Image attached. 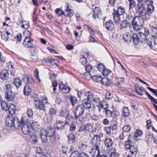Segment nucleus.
I'll return each mask as SVG.
<instances>
[{
	"mask_svg": "<svg viewBox=\"0 0 157 157\" xmlns=\"http://www.w3.org/2000/svg\"><path fill=\"white\" fill-rule=\"evenodd\" d=\"M87 95H88V98L91 100L93 105L98 107V110L100 111L101 109L103 108L104 105L105 104L104 100L101 101L100 98L98 96L90 91L88 92L85 94L86 96Z\"/></svg>",
	"mask_w": 157,
	"mask_h": 157,
	"instance_id": "f257e3e1",
	"label": "nucleus"
},
{
	"mask_svg": "<svg viewBox=\"0 0 157 157\" xmlns=\"http://www.w3.org/2000/svg\"><path fill=\"white\" fill-rule=\"evenodd\" d=\"M100 139L98 135H95L92 140V143L94 147H93L90 152L93 156L97 157H108L105 155H103L100 156V151L99 149V146L100 144Z\"/></svg>",
	"mask_w": 157,
	"mask_h": 157,
	"instance_id": "f03ea898",
	"label": "nucleus"
},
{
	"mask_svg": "<svg viewBox=\"0 0 157 157\" xmlns=\"http://www.w3.org/2000/svg\"><path fill=\"white\" fill-rule=\"evenodd\" d=\"M33 40L31 38L30 36H26L25 38L23 44L27 48H31L30 49L31 53L32 59L33 60H36L38 58L36 55V51H35V48L33 47Z\"/></svg>",
	"mask_w": 157,
	"mask_h": 157,
	"instance_id": "7ed1b4c3",
	"label": "nucleus"
},
{
	"mask_svg": "<svg viewBox=\"0 0 157 157\" xmlns=\"http://www.w3.org/2000/svg\"><path fill=\"white\" fill-rule=\"evenodd\" d=\"M22 123V118L19 121L17 117L12 115H11V116L8 115L6 119V124L10 127H16V125L17 127H18V126L21 125V124Z\"/></svg>",
	"mask_w": 157,
	"mask_h": 157,
	"instance_id": "20e7f679",
	"label": "nucleus"
},
{
	"mask_svg": "<svg viewBox=\"0 0 157 157\" xmlns=\"http://www.w3.org/2000/svg\"><path fill=\"white\" fill-rule=\"evenodd\" d=\"M144 21L140 16L135 17L132 21L133 29L136 31H139L143 26Z\"/></svg>",
	"mask_w": 157,
	"mask_h": 157,
	"instance_id": "39448f33",
	"label": "nucleus"
},
{
	"mask_svg": "<svg viewBox=\"0 0 157 157\" xmlns=\"http://www.w3.org/2000/svg\"><path fill=\"white\" fill-rule=\"evenodd\" d=\"M13 85L12 83L7 84L6 86L5 97L8 101H12L14 98V94L12 90Z\"/></svg>",
	"mask_w": 157,
	"mask_h": 157,
	"instance_id": "423d86ee",
	"label": "nucleus"
},
{
	"mask_svg": "<svg viewBox=\"0 0 157 157\" xmlns=\"http://www.w3.org/2000/svg\"><path fill=\"white\" fill-rule=\"evenodd\" d=\"M22 123L21 124V125L18 126L22 130L23 133L25 134H28L31 131L32 128L30 123L28 121H25L24 119L22 118Z\"/></svg>",
	"mask_w": 157,
	"mask_h": 157,
	"instance_id": "0eeeda50",
	"label": "nucleus"
},
{
	"mask_svg": "<svg viewBox=\"0 0 157 157\" xmlns=\"http://www.w3.org/2000/svg\"><path fill=\"white\" fill-rule=\"evenodd\" d=\"M88 96V95H87ZM82 105H79V108H80L81 111H82L80 115H82L84 112V109H90L91 107L90 104V99L87 98L83 100L82 101Z\"/></svg>",
	"mask_w": 157,
	"mask_h": 157,
	"instance_id": "6e6552de",
	"label": "nucleus"
},
{
	"mask_svg": "<svg viewBox=\"0 0 157 157\" xmlns=\"http://www.w3.org/2000/svg\"><path fill=\"white\" fill-rule=\"evenodd\" d=\"M138 36L140 37V41L143 44L147 43L151 48H152V42L151 40L147 39L146 36L143 33L139 32L138 33Z\"/></svg>",
	"mask_w": 157,
	"mask_h": 157,
	"instance_id": "1a4fd4ad",
	"label": "nucleus"
},
{
	"mask_svg": "<svg viewBox=\"0 0 157 157\" xmlns=\"http://www.w3.org/2000/svg\"><path fill=\"white\" fill-rule=\"evenodd\" d=\"M144 3H138L137 7L138 8L137 12L140 15L144 16L146 14V10L144 6Z\"/></svg>",
	"mask_w": 157,
	"mask_h": 157,
	"instance_id": "9d476101",
	"label": "nucleus"
},
{
	"mask_svg": "<svg viewBox=\"0 0 157 157\" xmlns=\"http://www.w3.org/2000/svg\"><path fill=\"white\" fill-rule=\"evenodd\" d=\"M34 105L36 108L45 111V105L42 101L39 100H36L34 102Z\"/></svg>",
	"mask_w": 157,
	"mask_h": 157,
	"instance_id": "9b49d317",
	"label": "nucleus"
},
{
	"mask_svg": "<svg viewBox=\"0 0 157 157\" xmlns=\"http://www.w3.org/2000/svg\"><path fill=\"white\" fill-rule=\"evenodd\" d=\"M10 36H11L10 33L8 32L6 30H4L1 32V36L2 40L7 41L9 40Z\"/></svg>",
	"mask_w": 157,
	"mask_h": 157,
	"instance_id": "f8f14e48",
	"label": "nucleus"
},
{
	"mask_svg": "<svg viewBox=\"0 0 157 157\" xmlns=\"http://www.w3.org/2000/svg\"><path fill=\"white\" fill-rule=\"evenodd\" d=\"M59 87L65 93L69 92L71 90V88L69 86L64 85L63 82H59Z\"/></svg>",
	"mask_w": 157,
	"mask_h": 157,
	"instance_id": "ddd939ff",
	"label": "nucleus"
},
{
	"mask_svg": "<svg viewBox=\"0 0 157 157\" xmlns=\"http://www.w3.org/2000/svg\"><path fill=\"white\" fill-rule=\"evenodd\" d=\"M105 25L106 29L109 31H113L115 27L114 24L111 20H109L107 21Z\"/></svg>",
	"mask_w": 157,
	"mask_h": 157,
	"instance_id": "4468645a",
	"label": "nucleus"
},
{
	"mask_svg": "<svg viewBox=\"0 0 157 157\" xmlns=\"http://www.w3.org/2000/svg\"><path fill=\"white\" fill-rule=\"evenodd\" d=\"M46 130V134L49 137H53L55 135V129L51 127L48 128Z\"/></svg>",
	"mask_w": 157,
	"mask_h": 157,
	"instance_id": "2eb2a0df",
	"label": "nucleus"
},
{
	"mask_svg": "<svg viewBox=\"0 0 157 157\" xmlns=\"http://www.w3.org/2000/svg\"><path fill=\"white\" fill-rule=\"evenodd\" d=\"M89 55V53L86 52L84 54H82L81 56L82 57L80 58V63L82 65H85L87 62L86 57Z\"/></svg>",
	"mask_w": 157,
	"mask_h": 157,
	"instance_id": "dca6fc26",
	"label": "nucleus"
},
{
	"mask_svg": "<svg viewBox=\"0 0 157 157\" xmlns=\"http://www.w3.org/2000/svg\"><path fill=\"white\" fill-rule=\"evenodd\" d=\"M9 75L8 71L5 69L3 70L0 74L1 78L4 80L8 78Z\"/></svg>",
	"mask_w": 157,
	"mask_h": 157,
	"instance_id": "f3484780",
	"label": "nucleus"
},
{
	"mask_svg": "<svg viewBox=\"0 0 157 157\" xmlns=\"http://www.w3.org/2000/svg\"><path fill=\"white\" fill-rule=\"evenodd\" d=\"M101 9L98 7H95L94 11V18H99L101 16Z\"/></svg>",
	"mask_w": 157,
	"mask_h": 157,
	"instance_id": "a211bd4d",
	"label": "nucleus"
},
{
	"mask_svg": "<svg viewBox=\"0 0 157 157\" xmlns=\"http://www.w3.org/2000/svg\"><path fill=\"white\" fill-rule=\"evenodd\" d=\"M40 137L42 141L44 142H46L48 140V136L46 134V130L44 129H42L40 133Z\"/></svg>",
	"mask_w": 157,
	"mask_h": 157,
	"instance_id": "6ab92c4d",
	"label": "nucleus"
},
{
	"mask_svg": "<svg viewBox=\"0 0 157 157\" xmlns=\"http://www.w3.org/2000/svg\"><path fill=\"white\" fill-rule=\"evenodd\" d=\"M8 110L9 112L11 115L14 114L16 111V108L15 105L12 104H10L8 107Z\"/></svg>",
	"mask_w": 157,
	"mask_h": 157,
	"instance_id": "aec40b11",
	"label": "nucleus"
},
{
	"mask_svg": "<svg viewBox=\"0 0 157 157\" xmlns=\"http://www.w3.org/2000/svg\"><path fill=\"white\" fill-rule=\"evenodd\" d=\"M151 30V31L152 35L157 34V25L155 23H152L150 25Z\"/></svg>",
	"mask_w": 157,
	"mask_h": 157,
	"instance_id": "412c9836",
	"label": "nucleus"
},
{
	"mask_svg": "<svg viewBox=\"0 0 157 157\" xmlns=\"http://www.w3.org/2000/svg\"><path fill=\"white\" fill-rule=\"evenodd\" d=\"M103 108L104 110H105V112L106 113V115L107 117H110L112 115V112L110 110L107 109L108 107V105L107 104H105Z\"/></svg>",
	"mask_w": 157,
	"mask_h": 157,
	"instance_id": "4be33fe9",
	"label": "nucleus"
},
{
	"mask_svg": "<svg viewBox=\"0 0 157 157\" xmlns=\"http://www.w3.org/2000/svg\"><path fill=\"white\" fill-rule=\"evenodd\" d=\"M86 130L89 132H91L92 133L96 132V129L95 128H93V126L90 123L86 124Z\"/></svg>",
	"mask_w": 157,
	"mask_h": 157,
	"instance_id": "5701e85b",
	"label": "nucleus"
},
{
	"mask_svg": "<svg viewBox=\"0 0 157 157\" xmlns=\"http://www.w3.org/2000/svg\"><path fill=\"white\" fill-rule=\"evenodd\" d=\"M67 9L65 10V11L66 12H67V14L66 15L69 17H71L74 14V13L73 10L70 8V6L69 5V4L68 3H67Z\"/></svg>",
	"mask_w": 157,
	"mask_h": 157,
	"instance_id": "b1692460",
	"label": "nucleus"
},
{
	"mask_svg": "<svg viewBox=\"0 0 157 157\" xmlns=\"http://www.w3.org/2000/svg\"><path fill=\"white\" fill-rule=\"evenodd\" d=\"M122 114L124 117H127L130 113L129 110L127 107H124L122 109Z\"/></svg>",
	"mask_w": 157,
	"mask_h": 157,
	"instance_id": "393cba45",
	"label": "nucleus"
},
{
	"mask_svg": "<svg viewBox=\"0 0 157 157\" xmlns=\"http://www.w3.org/2000/svg\"><path fill=\"white\" fill-rule=\"evenodd\" d=\"M66 124L65 123L61 121H58L56 122V128L58 129H63Z\"/></svg>",
	"mask_w": 157,
	"mask_h": 157,
	"instance_id": "a878e982",
	"label": "nucleus"
},
{
	"mask_svg": "<svg viewBox=\"0 0 157 157\" xmlns=\"http://www.w3.org/2000/svg\"><path fill=\"white\" fill-rule=\"evenodd\" d=\"M138 33H134L133 35L132 38L133 42L136 44H138L140 41V37L138 36Z\"/></svg>",
	"mask_w": 157,
	"mask_h": 157,
	"instance_id": "bb28decb",
	"label": "nucleus"
},
{
	"mask_svg": "<svg viewBox=\"0 0 157 157\" xmlns=\"http://www.w3.org/2000/svg\"><path fill=\"white\" fill-rule=\"evenodd\" d=\"M114 14H117L119 15H123L125 12L124 10V8L121 7H118L117 11L114 10Z\"/></svg>",
	"mask_w": 157,
	"mask_h": 157,
	"instance_id": "cd10ccee",
	"label": "nucleus"
},
{
	"mask_svg": "<svg viewBox=\"0 0 157 157\" xmlns=\"http://www.w3.org/2000/svg\"><path fill=\"white\" fill-rule=\"evenodd\" d=\"M32 90L29 86L25 85L24 88V94L25 95H28L31 94Z\"/></svg>",
	"mask_w": 157,
	"mask_h": 157,
	"instance_id": "c85d7f7f",
	"label": "nucleus"
},
{
	"mask_svg": "<svg viewBox=\"0 0 157 157\" xmlns=\"http://www.w3.org/2000/svg\"><path fill=\"white\" fill-rule=\"evenodd\" d=\"M13 83L17 88H18L22 85V81L19 78H15L14 80Z\"/></svg>",
	"mask_w": 157,
	"mask_h": 157,
	"instance_id": "c756f323",
	"label": "nucleus"
},
{
	"mask_svg": "<svg viewBox=\"0 0 157 157\" xmlns=\"http://www.w3.org/2000/svg\"><path fill=\"white\" fill-rule=\"evenodd\" d=\"M131 35L130 33H125L123 36V39L126 42H130L131 40Z\"/></svg>",
	"mask_w": 157,
	"mask_h": 157,
	"instance_id": "7c9ffc66",
	"label": "nucleus"
},
{
	"mask_svg": "<svg viewBox=\"0 0 157 157\" xmlns=\"http://www.w3.org/2000/svg\"><path fill=\"white\" fill-rule=\"evenodd\" d=\"M113 143L112 140L109 138L106 139L105 141V145L108 147H110L112 145Z\"/></svg>",
	"mask_w": 157,
	"mask_h": 157,
	"instance_id": "2f4dec72",
	"label": "nucleus"
},
{
	"mask_svg": "<svg viewBox=\"0 0 157 157\" xmlns=\"http://www.w3.org/2000/svg\"><path fill=\"white\" fill-rule=\"evenodd\" d=\"M1 106L2 107V109L3 110H4L6 111H7L8 109V103L6 101H2L0 103Z\"/></svg>",
	"mask_w": 157,
	"mask_h": 157,
	"instance_id": "473e14b6",
	"label": "nucleus"
},
{
	"mask_svg": "<svg viewBox=\"0 0 157 157\" xmlns=\"http://www.w3.org/2000/svg\"><path fill=\"white\" fill-rule=\"evenodd\" d=\"M124 81V78H116L114 80V82L117 85L120 84Z\"/></svg>",
	"mask_w": 157,
	"mask_h": 157,
	"instance_id": "72a5a7b5",
	"label": "nucleus"
},
{
	"mask_svg": "<svg viewBox=\"0 0 157 157\" xmlns=\"http://www.w3.org/2000/svg\"><path fill=\"white\" fill-rule=\"evenodd\" d=\"M69 111L66 109L62 110L60 113V116L62 117H66L69 116Z\"/></svg>",
	"mask_w": 157,
	"mask_h": 157,
	"instance_id": "f704fd0d",
	"label": "nucleus"
},
{
	"mask_svg": "<svg viewBox=\"0 0 157 157\" xmlns=\"http://www.w3.org/2000/svg\"><path fill=\"white\" fill-rule=\"evenodd\" d=\"M91 78L96 82H101L102 78L100 75H94L91 76Z\"/></svg>",
	"mask_w": 157,
	"mask_h": 157,
	"instance_id": "c9c22d12",
	"label": "nucleus"
},
{
	"mask_svg": "<svg viewBox=\"0 0 157 157\" xmlns=\"http://www.w3.org/2000/svg\"><path fill=\"white\" fill-rule=\"evenodd\" d=\"M101 82L102 84L104 85L107 86H109L110 84V81L107 78H102V80H101Z\"/></svg>",
	"mask_w": 157,
	"mask_h": 157,
	"instance_id": "e433bc0d",
	"label": "nucleus"
},
{
	"mask_svg": "<svg viewBox=\"0 0 157 157\" xmlns=\"http://www.w3.org/2000/svg\"><path fill=\"white\" fill-rule=\"evenodd\" d=\"M31 128L32 127L33 129L36 130L37 129L40 128L39 123L37 122H33L31 125Z\"/></svg>",
	"mask_w": 157,
	"mask_h": 157,
	"instance_id": "4c0bfd02",
	"label": "nucleus"
},
{
	"mask_svg": "<svg viewBox=\"0 0 157 157\" xmlns=\"http://www.w3.org/2000/svg\"><path fill=\"white\" fill-rule=\"evenodd\" d=\"M135 90L137 94L140 95H142L143 94V92L142 90L137 85L135 86Z\"/></svg>",
	"mask_w": 157,
	"mask_h": 157,
	"instance_id": "58836bf2",
	"label": "nucleus"
},
{
	"mask_svg": "<svg viewBox=\"0 0 157 157\" xmlns=\"http://www.w3.org/2000/svg\"><path fill=\"white\" fill-rule=\"evenodd\" d=\"M129 24V23L126 20L122 21L121 24L120 29H123L126 27Z\"/></svg>",
	"mask_w": 157,
	"mask_h": 157,
	"instance_id": "ea45409f",
	"label": "nucleus"
},
{
	"mask_svg": "<svg viewBox=\"0 0 157 157\" xmlns=\"http://www.w3.org/2000/svg\"><path fill=\"white\" fill-rule=\"evenodd\" d=\"M147 96L150 98L151 102H154L157 105V99L151 96L147 92H145Z\"/></svg>",
	"mask_w": 157,
	"mask_h": 157,
	"instance_id": "a19ab883",
	"label": "nucleus"
},
{
	"mask_svg": "<svg viewBox=\"0 0 157 157\" xmlns=\"http://www.w3.org/2000/svg\"><path fill=\"white\" fill-rule=\"evenodd\" d=\"M66 118L65 120V124H69V123H71L73 121L74 118L72 116H69L67 117Z\"/></svg>",
	"mask_w": 157,
	"mask_h": 157,
	"instance_id": "79ce46f5",
	"label": "nucleus"
},
{
	"mask_svg": "<svg viewBox=\"0 0 157 157\" xmlns=\"http://www.w3.org/2000/svg\"><path fill=\"white\" fill-rule=\"evenodd\" d=\"M55 12L57 16H60L62 14L65 15V13L63 10H61L59 8H57L56 9Z\"/></svg>",
	"mask_w": 157,
	"mask_h": 157,
	"instance_id": "37998d69",
	"label": "nucleus"
},
{
	"mask_svg": "<svg viewBox=\"0 0 157 157\" xmlns=\"http://www.w3.org/2000/svg\"><path fill=\"white\" fill-rule=\"evenodd\" d=\"M131 106L134 109L137 110L138 108L139 104L136 102L132 101L131 102Z\"/></svg>",
	"mask_w": 157,
	"mask_h": 157,
	"instance_id": "c03bdc74",
	"label": "nucleus"
},
{
	"mask_svg": "<svg viewBox=\"0 0 157 157\" xmlns=\"http://www.w3.org/2000/svg\"><path fill=\"white\" fill-rule=\"evenodd\" d=\"M152 3L148 4V12L150 13H152L155 10V8L153 5Z\"/></svg>",
	"mask_w": 157,
	"mask_h": 157,
	"instance_id": "a18cd8bd",
	"label": "nucleus"
},
{
	"mask_svg": "<svg viewBox=\"0 0 157 157\" xmlns=\"http://www.w3.org/2000/svg\"><path fill=\"white\" fill-rule=\"evenodd\" d=\"M22 24L21 27L25 29H27L29 27V24L28 21H22Z\"/></svg>",
	"mask_w": 157,
	"mask_h": 157,
	"instance_id": "49530a36",
	"label": "nucleus"
},
{
	"mask_svg": "<svg viewBox=\"0 0 157 157\" xmlns=\"http://www.w3.org/2000/svg\"><path fill=\"white\" fill-rule=\"evenodd\" d=\"M84 28L85 29H87L89 31L90 33L93 35H94L95 34V32L91 28L87 25H85L84 26Z\"/></svg>",
	"mask_w": 157,
	"mask_h": 157,
	"instance_id": "de8ad7c7",
	"label": "nucleus"
},
{
	"mask_svg": "<svg viewBox=\"0 0 157 157\" xmlns=\"http://www.w3.org/2000/svg\"><path fill=\"white\" fill-rule=\"evenodd\" d=\"M97 67L100 71H102L105 68L104 65L102 63H99Z\"/></svg>",
	"mask_w": 157,
	"mask_h": 157,
	"instance_id": "09e8293b",
	"label": "nucleus"
},
{
	"mask_svg": "<svg viewBox=\"0 0 157 157\" xmlns=\"http://www.w3.org/2000/svg\"><path fill=\"white\" fill-rule=\"evenodd\" d=\"M129 2V8H133L135 7L136 3L134 0H128Z\"/></svg>",
	"mask_w": 157,
	"mask_h": 157,
	"instance_id": "8fccbe9b",
	"label": "nucleus"
},
{
	"mask_svg": "<svg viewBox=\"0 0 157 157\" xmlns=\"http://www.w3.org/2000/svg\"><path fill=\"white\" fill-rule=\"evenodd\" d=\"M113 20L115 22H117L119 21L120 19L119 16L120 15H118L117 14H114V12L113 13Z\"/></svg>",
	"mask_w": 157,
	"mask_h": 157,
	"instance_id": "3c124183",
	"label": "nucleus"
},
{
	"mask_svg": "<svg viewBox=\"0 0 157 157\" xmlns=\"http://www.w3.org/2000/svg\"><path fill=\"white\" fill-rule=\"evenodd\" d=\"M70 99L71 101L72 105L74 106V104L76 102L77 100L76 98L74 96H70Z\"/></svg>",
	"mask_w": 157,
	"mask_h": 157,
	"instance_id": "603ef678",
	"label": "nucleus"
},
{
	"mask_svg": "<svg viewBox=\"0 0 157 157\" xmlns=\"http://www.w3.org/2000/svg\"><path fill=\"white\" fill-rule=\"evenodd\" d=\"M137 150V147L135 146H132L130 149L131 154L133 155L135 152H136Z\"/></svg>",
	"mask_w": 157,
	"mask_h": 157,
	"instance_id": "864d4df0",
	"label": "nucleus"
},
{
	"mask_svg": "<svg viewBox=\"0 0 157 157\" xmlns=\"http://www.w3.org/2000/svg\"><path fill=\"white\" fill-rule=\"evenodd\" d=\"M131 129L130 125H128L124 126L122 128V130L124 132H127L130 131Z\"/></svg>",
	"mask_w": 157,
	"mask_h": 157,
	"instance_id": "5fc2aeb1",
	"label": "nucleus"
},
{
	"mask_svg": "<svg viewBox=\"0 0 157 157\" xmlns=\"http://www.w3.org/2000/svg\"><path fill=\"white\" fill-rule=\"evenodd\" d=\"M111 71L110 70L106 69L105 68L102 71V75L105 76H107L110 74Z\"/></svg>",
	"mask_w": 157,
	"mask_h": 157,
	"instance_id": "6e6d98bb",
	"label": "nucleus"
},
{
	"mask_svg": "<svg viewBox=\"0 0 157 157\" xmlns=\"http://www.w3.org/2000/svg\"><path fill=\"white\" fill-rule=\"evenodd\" d=\"M113 97L112 94L109 92H107L106 93L105 97V99L109 100L112 99Z\"/></svg>",
	"mask_w": 157,
	"mask_h": 157,
	"instance_id": "4d7b16f0",
	"label": "nucleus"
},
{
	"mask_svg": "<svg viewBox=\"0 0 157 157\" xmlns=\"http://www.w3.org/2000/svg\"><path fill=\"white\" fill-rule=\"evenodd\" d=\"M31 140L32 143L35 144L38 142V138L35 135H32L31 136Z\"/></svg>",
	"mask_w": 157,
	"mask_h": 157,
	"instance_id": "13d9d810",
	"label": "nucleus"
},
{
	"mask_svg": "<svg viewBox=\"0 0 157 157\" xmlns=\"http://www.w3.org/2000/svg\"><path fill=\"white\" fill-rule=\"evenodd\" d=\"M104 131L108 135H110L111 133V127H105L104 129Z\"/></svg>",
	"mask_w": 157,
	"mask_h": 157,
	"instance_id": "bf43d9fd",
	"label": "nucleus"
},
{
	"mask_svg": "<svg viewBox=\"0 0 157 157\" xmlns=\"http://www.w3.org/2000/svg\"><path fill=\"white\" fill-rule=\"evenodd\" d=\"M34 74L35 75V77L38 79L39 82H41L40 79L39 75V72L37 69H36L34 71Z\"/></svg>",
	"mask_w": 157,
	"mask_h": 157,
	"instance_id": "052dcab7",
	"label": "nucleus"
},
{
	"mask_svg": "<svg viewBox=\"0 0 157 157\" xmlns=\"http://www.w3.org/2000/svg\"><path fill=\"white\" fill-rule=\"evenodd\" d=\"M138 2L140 3H142L144 2L145 3L147 4L148 2L153 3V0H138Z\"/></svg>",
	"mask_w": 157,
	"mask_h": 157,
	"instance_id": "680f3d73",
	"label": "nucleus"
},
{
	"mask_svg": "<svg viewBox=\"0 0 157 157\" xmlns=\"http://www.w3.org/2000/svg\"><path fill=\"white\" fill-rule=\"evenodd\" d=\"M87 146V145L85 142L82 143L79 146V148L82 150H84L86 148Z\"/></svg>",
	"mask_w": 157,
	"mask_h": 157,
	"instance_id": "e2e57ef3",
	"label": "nucleus"
},
{
	"mask_svg": "<svg viewBox=\"0 0 157 157\" xmlns=\"http://www.w3.org/2000/svg\"><path fill=\"white\" fill-rule=\"evenodd\" d=\"M28 116L29 117H31L33 115V112L32 110L30 108L28 109L27 110Z\"/></svg>",
	"mask_w": 157,
	"mask_h": 157,
	"instance_id": "0e129e2a",
	"label": "nucleus"
},
{
	"mask_svg": "<svg viewBox=\"0 0 157 157\" xmlns=\"http://www.w3.org/2000/svg\"><path fill=\"white\" fill-rule=\"evenodd\" d=\"M68 138L69 140H71L72 141V143H73L75 141V137L74 135L72 134H71L69 135Z\"/></svg>",
	"mask_w": 157,
	"mask_h": 157,
	"instance_id": "69168bd1",
	"label": "nucleus"
},
{
	"mask_svg": "<svg viewBox=\"0 0 157 157\" xmlns=\"http://www.w3.org/2000/svg\"><path fill=\"white\" fill-rule=\"evenodd\" d=\"M85 69L86 71V73H90V71L92 69V67L90 65H88L86 66Z\"/></svg>",
	"mask_w": 157,
	"mask_h": 157,
	"instance_id": "338daca9",
	"label": "nucleus"
},
{
	"mask_svg": "<svg viewBox=\"0 0 157 157\" xmlns=\"http://www.w3.org/2000/svg\"><path fill=\"white\" fill-rule=\"evenodd\" d=\"M147 88L150 90L151 92L154 94L157 97V90L152 89L149 87H147Z\"/></svg>",
	"mask_w": 157,
	"mask_h": 157,
	"instance_id": "774afa93",
	"label": "nucleus"
}]
</instances>
